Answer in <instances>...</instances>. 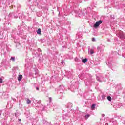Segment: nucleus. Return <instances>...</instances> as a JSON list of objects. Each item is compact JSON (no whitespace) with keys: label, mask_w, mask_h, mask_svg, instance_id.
<instances>
[{"label":"nucleus","mask_w":125,"mask_h":125,"mask_svg":"<svg viewBox=\"0 0 125 125\" xmlns=\"http://www.w3.org/2000/svg\"><path fill=\"white\" fill-rule=\"evenodd\" d=\"M117 35L121 40L125 39V35L123 31H120L119 33H117Z\"/></svg>","instance_id":"1"},{"label":"nucleus","mask_w":125,"mask_h":125,"mask_svg":"<svg viewBox=\"0 0 125 125\" xmlns=\"http://www.w3.org/2000/svg\"><path fill=\"white\" fill-rule=\"evenodd\" d=\"M100 24H102V21L100 20L99 21H97L94 25V28H98L99 27V25Z\"/></svg>","instance_id":"2"},{"label":"nucleus","mask_w":125,"mask_h":125,"mask_svg":"<svg viewBox=\"0 0 125 125\" xmlns=\"http://www.w3.org/2000/svg\"><path fill=\"white\" fill-rule=\"evenodd\" d=\"M22 78H23V76L22 75H19L18 77V80L20 82L22 80Z\"/></svg>","instance_id":"3"},{"label":"nucleus","mask_w":125,"mask_h":125,"mask_svg":"<svg viewBox=\"0 0 125 125\" xmlns=\"http://www.w3.org/2000/svg\"><path fill=\"white\" fill-rule=\"evenodd\" d=\"M88 53H89V54L92 55V54H93V53H94V52L93 51V50L90 49L88 51Z\"/></svg>","instance_id":"4"},{"label":"nucleus","mask_w":125,"mask_h":125,"mask_svg":"<svg viewBox=\"0 0 125 125\" xmlns=\"http://www.w3.org/2000/svg\"><path fill=\"white\" fill-rule=\"evenodd\" d=\"M82 62H83V63H86V62H87V59H83Z\"/></svg>","instance_id":"5"},{"label":"nucleus","mask_w":125,"mask_h":125,"mask_svg":"<svg viewBox=\"0 0 125 125\" xmlns=\"http://www.w3.org/2000/svg\"><path fill=\"white\" fill-rule=\"evenodd\" d=\"M96 79L97 80V81H98L99 82H103V81H104V80H101V78H99V77H97Z\"/></svg>","instance_id":"6"},{"label":"nucleus","mask_w":125,"mask_h":125,"mask_svg":"<svg viewBox=\"0 0 125 125\" xmlns=\"http://www.w3.org/2000/svg\"><path fill=\"white\" fill-rule=\"evenodd\" d=\"M91 110H94L95 109V104H93L91 106Z\"/></svg>","instance_id":"7"},{"label":"nucleus","mask_w":125,"mask_h":125,"mask_svg":"<svg viewBox=\"0 0 125 125\" xmlns=\"http://www.w3.org/2000/svg\"><path fill=\"white\" fill-rule=\"evenodd\" d=\"M42 31L41 30V28H39L38 30H37V34L38 35H41Z\"/></svg>","instance_id":"8"},{"label":"nucleus","mask_w":125,"mask_h":125,"mask_svg":"<svg viewBox=\"0 0 125 125\" xmlns=\"http://www.w3.org/2000/svg\"><path fill=\"white\" fill-rule=\"evenodd\" d=\"M26 100L27 101V104H30L31 102V100H30L29 99H26Z\"/></svg>","instance_id":"9"},{"label":"nucleus","mask_w":125,"mask_h":125,"mask_svg":"<svg viewBox=\"0 0 125 125\" xmlns=\"http://www.w3.org/2000/svg\"><path fill=\"white\" fill-rule=\"evenodd\" d=\"M10 60H12V61H13V62H14V61H15V57H12L10 59Z\"/></svg>","instance_id":"10"},{"label":"nucleus","mask_w":125,"mask_h":125,"mask_svg":"<svg viewBox=\"0 0 125 125\" xmlns=\"http://www.w3.org/2000/svg\"><path fill=\"white\" fill-rule=\"evenodd\" d=\"M90 116V115L89 114H87V115H85V119L86 120H87V119H88V118H89Z\"/></svg>","instance_id":"11"},{"label":"nucleus","mask_w":125,"mask_h":125,"mask_svg":"<svg viewBox=\"0 0 125 125\" xmlns=\"http://www.w3.org/2000/svg\"><path fill=\"white\" fill-rule=\"evenodd\" d=\"M107 99L109 101H111L112 100V98H111L110 96H108L107 97Z\"/></svg>","instance_id":"12"},{"label":"nucleus","mask_w":125,"mask_h":125,"mask_svg":"<svg viewBox=\"0 0 125 125\" xmlns=\"http://www.w3.org/2000/svg\"><path fill=\"white\" fill-rule=\"evenodd\" d=\"M97 49H98V50L100 51V50L101 49V47H100V46L98 47H97Z\"/></svg>","instance_id":"13"},{"label":"nucleus","mask_w":125,"mask_h":125,"mask_svg":"<svg viewBox=\"0 0 125 125\" xmlns=\"http://www.w3.org/2000/svg\"><path fill=\"white\" fill-rule=\"evenodd\" d=\"M0 83H2V79L0 78Z\"/></svg>","instance_id":"14"},{"label":"nucleus","mask_w":125,"mask_h":125,"mask_svg":"<svg viewBox=\"0 0 125 125\" xmlns=\"http://www.w3.org/2000/svg\"><path fill=\"white\" fill-rule=\"evenodd\" d=\"M92 40L93 42H95V38H93Z\"/></svg>","instance_id":"15"},{"label":"nucleus","mask_w":125,"mask_h":125,"mask_svg":"<svg viewBox=\"0 0 125 125\" xmlns=\"http://www.w3.org/2000/svg\"><path fill=\"white\" fill-rule=\"evenodd\" d=\"M38 51L41 52V51H42V50H41L40 48H38Z\"/></svg>","instance_id":"16"},{"label":"nucleus","mask_w":125,"mask_h":125,"mask_svg":"<svg viewBox=\"0 0 125 125\" xmlns=\"http://www.w3.org/2000/svg\"><path fill=\"white\" fill-rule=\"evenodd\" d=\"M102 117H105V114H102Z\"/></svg>","instance_id":"17"},{"label":"nucleus","mask_w":125,"mask_h":125,"mask_svg":"<svg viewBox=\"0 0 125 125\" xmlns=\"http://www.w3.org/2000/svg\"><path fill=\"white\" fill-rule=\"evenodd\" d=\"M36 90H39V87H37V88H36Z\"/></svg>","instance_id":"18"},{"label":"nucleus","mask_w":125,"mask_h":125,"mask_svg":"<svg viewBox=\"0 0 125 125\" xmlns=\"http://www.w3.org/2000/svg\"><path fill=\"white\" fill-rule=\"evenodd\" d=\"M0 115H1V110H0Z\"/></svg>","instance_id":"19"},{"label":"nucleus","mask_w":125,"mask_h":125,"mask_svg":"<svg viewBox=\"0 0 125 125\" xmlns=\"http://www.w3.org/2000/svg\"><path fill=\"white\" fill-rule=\"evenodd\" d=\"M20 121H21V119H20Z\"/></svg>","instance_id":"20"}]
</instances>
